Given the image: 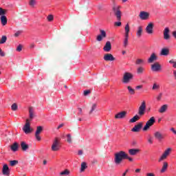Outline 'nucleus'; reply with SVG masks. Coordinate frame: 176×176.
<instances>
[{"label":"nucleus","instance_id":"nucleus-1","mask_svg":"<svg viewBox=\"0 0 176 176\" xmlns=\"http://www.w3.org/2000/svg\"><path fill=\"white\" fill-rule=\"evenodd\" d=\"M126 159L129 162H133V158L129 156V154H127L125 151H120L115 154L114 162L118 166V164H120V163H122V162Z\"/></svg>","mask_w":176,"mask_h":176},{"label":"nucleus","instance_id":"nucleus-2","mask_svg":"<svg viewBox=\"0 0 176 176\" xmlns=\"http://www.w3.org/2000/svg\"><path fill=\"white\" fill-rule=\"evenodd\" d=\"M61 148L60 142V138H55L52 142V145L51 146V149L53 152H57L60 151V148Z\"/></svg>","mask_w":176,"mask_h":176},{"label":"nucleus","instance_id":"nucleus-3","mask_svg":"<svg viewBox=\"0 0 176 176\" xmlns=\"http://www.w3.org/2000/svg\"><path fill=\"white\" fill-rule=\"evenodd\" d=\"M113 12L117 18L118 21H120L122 19V11H120V6L114 5L113 6Z\"/></svg>","mask_w":176,"mask_h":176},{"label":"nucleus","instance_id":"nucleus-4","mask_svg":"<svg viewBox=\"0 0 176 176\" xmlns=\"http://www.w3.org/2000/svg\"><path fill=\"white\" fill-rule=\"evenodd\" d=\"M23 131L25 133V134H31V133H32V129H31L30 119H26V122L23 126Z\"/></svg>","mask_w":176,"mask_h":176},{"label":"nucleus","instance_id":"nucleus-5","mask_svg":"<svg viewBox=\"0 0 176 176\" xmlns=\"http://www.w3.org/2000/svg\"><path fill=\"white\" fill-rule=\"evenodd\" d=\"M134 78V76L131 73L125 72L122 78V83H130V80H131Z\"/></svg>","mask_w":176,"mask_h":176},{"label":"nucleus","instance_id":"nucleus-6","mask_svg":"<svg viewBox=\"0 0 176 176\" xmlns=\"http://www.w3.org/2000/svg\"><path fill=\"white\" fill-rule=\"evenodd\" d=\"M156 122V120H155V117H151L146 122V125L143 128V131H146V130H148L151 127H152L153 124H155Z\"/></svg>","mask_w":176,"mask_h":176},{"label":"nucleus","instance_id":"nucleus-7","mask_svg":"<svg viewBox=\"0 0 176 176\" xmlns=\"http://www.w3.org/2000/svg\"><path fill=\"white\" fill-rule=\"evenodd\" d=\"M146 110V104L145 103V101H143L138 109V113L139 116H144V115H145Z\"/></svg>","mask_w":176,"mask_h":176},{"label":"nucleus","instance_id":"nucleus-8","mask_svg":"<svg viewBox=\"0 0 176 176\" xmlns=\"http://www.w3.org/2000/svg\"><path fill=\"white\" fill-rule=\"evenodd\" d=\"M100 34L96 37V41L98 42H101L102 39L107 38V32H105V30H100Z\"/></svg>","mask_w":176,"mask_h":176},{"label":"nucleus","instance_id":"nucleus-9","mask_svg":"<svg viewBox=\"0 0 176 176\" xmlns=\"http://www.w3.org/2000/svg\"><path fill=\"white\" fill-rule=\"evenodd\" d=\"M170 153H171V148H168L164 152L158 162H163V160H166V159H167V156H168Z\"/></svg>","mask_w":176,"mask_h":176},{"label":"nucleus","instance_id":"nucleus-10","mask_svg":"<svg viewBox=\"0 0 176 176\" xmlns=\"http://www.w3.org/2000/svg\"><path fill=\"white\" fill-rule=\"evenodd\" d=\"M155 61H157V55L156 54V53L153 52L151 54L146 62L148 64H152L155 63Z\"/></svg>","mask_w":176,"mask_h":176},{"label":"nucleus","instance_id":"nucleus-11","mask_svg":"<svg viewBox=\"0 0 176 176\" xmlns=\"http://www.w3.org/2000/svg\"><path fill=\"white\" fill-rule=\"evenodd\" d=\"M149 12L145 11H141L139 14L140 20H148V19H149Z\"/></svg>","mask_w":176,"mask_h":176},{"label":"nucleus","instance_id":"nucleus-12","mask_svg":"<svg viewBox=\"0 0 176 176\" xmlns=\"http://www.w3.org/2000/svg\"><path fill=\"white\" fill-rule=\"evenodd\" d=\"M42 131H43V127L38 126H37V129L36 130V133H35V137H36V140H37V141H41V136L39 135V134H41V133H42Z\"/></svg>","mask_w":176,"mask_h":176},{"label":"nucleus","instance_id":"nucleus-13","mask_svg":"<svg viewBox=\"0 0 176 176\" xmlns=\"http://www.w3.org/2000/svg\"><path fill=\"white\" fill-rule=\"evenodd\" d=\"M170 38L171 36H170V29L168 28H165L164 30V39L165 41H169Z\"/></svg>","mask_w":176,"mask_h":176},{"label":"nucleus","instance_id":"nucleus-14","mask_svg":"<svg viewBox=\"0 0 176 176\" xmlns=\"http://www.w3.org/2000/svg\"><path fill=\"white\" fill-rule=\"evenodd\" d=\"M146 32L149 35H152V34H153V24L152 23H149L146 27Z\"/></svg>","mask_w":176,"mask_h":176},{"label":"nucleus","instance_id":"nucleus-15","mask_svg":"<svg viewBox=\"0 0 176 176\" xmlns=\"http://www.w3.org/2000/svg\"><path fill=\"white\" fill-rule=\"evenodd\" d=\"M126 115H127V111H121V112L117 113L115 116V118L116 119H124V118H126Z\"/></svg>","mask_w":176,"mask_h":176},{"label":"nucleus","instance_id":"nucleus-16","mask_svg":"<svg viewBox=\"0 0 176 176\" xmlns=\"http://www.w3.org/2000/svg\"><path fill=\"white\" fill-rule=\"evenodd\" d=\"M104 61H115V57L111 54H106L104 56Z\"/></svg>","mask_w":176,"mask_h":176},{"label":"nucleus","instance_id":"nucleus-17","mask_svg":"<svg viewBox=\"0 0 176 176\" xmlns=\"http://www.w3.org/2000/svg\"><path fill=\"white\" fill-rule=\"evenodd\" d=\"M142 129V124L141 122L138 123V124L135 125L134 127L131 129V131L133 133H138L140 130Z\"/></svg>","mask_w":176,"mask_h":176},{"label":"nucleus","instance_id":"nucleus-18","mask_svg":"<svg viewBox=\"0 0 176 176\" xmlns=\"http://www.w3.org/2000/svg\"><path fill=\"white\" fill-rule=\"evenodd\" d=\"M111 49H112V45H111V41H107L103 47L104 52H111Z\"/></svg>","mask_w":176,"mask_h":176},{"label":"nucleus","instance_id":"nucleus-19","mask_svg":"<svg viewBox=\"0 0 176 176\" xmlns=\"http://www.w3.org/2000/svg\"><path fill=\"white\" fill-rule=\"evenodd\" d=\"M136 65H146L147 62L145 59L138 58L135 61Z\"/></svg>","mask_w":176,"mask_h":176},{"label":"nucleus","instance_id":"nucleus-20","mask_svg":"<svg viewBox=\"0 0 176 176\" xmlns=\"http://www.w3.org/2000/svg\"><path fill=\"white\" fill-rule=\"evenodd\" d=\"M129 153L131 155V156H135V155H138V153H140V149L131 148L129 150Z\"/></svg>","mask_w":176,"mask_h":176},{"label":"nucleus","instance_id":"nucleus-21","mask_svg":"<svg viewBox=\"0 0 176 176\" xmlns=\"http://www.w3.org/2000/svg\"><path fill=\"white\" fill-rule=\"evenodd\" d=\"M154 137L155 138H156V140H158V141H162V140L164 138V136L163 135V134H162V133H160V131H156L154 133Z\"/></svg>","mask_w":176,"mask_h":176},{"label":"nucleus","instance_id":"nucleus-22","mask_svg":"<svg viewBox=\"0 0 176 176\" xmlns=\"http://www.w3.org/2000/svg\"><path fill=\"white\" fill-rule=\"evenodd\" d=\"M167 109H168V104H163L160 109H158V112L160 113H165V112H167Z\"/></svg>","mask_w":176,"mask_h":176},{"label":"nucleus","instance_id":"nucleus-23","mask_svg":"<svg viewBox=\"0 0 176 176\" xmlns=\"http://www.w3.org/2000/svg\"><path fill=\"white\" fill-rule=\"evenodd\" d=\"M2 173L3 175H9V174H10V172L9 171V166H8V164L3 165Z\"/></svg>","mask_w":176,"mask_h":176},{"label":"nucleus","instance_id":"nucleus-24","mask_svg":"<svg viewBox=\"0 0 176 176\" xmlns=\"http://www.w3.org/2000/svg\"><path fill=\"white\" fill-rule=\"evenodd\" d=\"M29 118L30 122L35 118V113L34 112V109L32 107L29 108Z\"/></svg>","mask_w":176,"mask_h":176},{"label":"nucleus","instance_id":"nucleus-25","mask_svg":"<svg viewBox=\"0 0 176 176\" xmlns=\"http://www.w3.org/2000/svg\"><path fill=\"white\" fill-rule=\"evenodd\" d=\"M161 56H168L170 54V50L167 48H163L160 52Z\"/></svg>","mask_w":176,"mask_h":176},{"label":"nucleus","instance_id":"nucleus-26","mask_svg":"<svg viewBox=\"0 0 176 176\" xmlns=\"http://www.w3.org/2000/svg\"><path fill=\"white\" fill-rule=\"evenodd\" d=\"M151 71L154 72V74H156L157 72H162V67H151Z\"/></svg>","mask_w":176,"mask_h":176},{"label":"nucleus","instance_id":"nucleus-27","mask_svg":"<svg viewBox=\"0 0 176 176\" xmlns=\"http://www.w3.org/2000/svg\"><path fill=\"white\" fill-rule=\"evenodd\" d=\"M21 147L22 151H23L24 152H25V151H27L28 149V148H30L28 144H27L25 142H21Z\"/></svg>","mask_w":176,"mask_h":176},{"label":"nucleus","instance_id":"nucleus-28","mask_svg":"<svg viewBox=\"0 0 176 176\" xmlns=\"http://www.w3.org/2000/svg\"><path fill=\"white\" fill-rule=\"evenodd\" d=\"M136 36L138 38H141V36H142V26H139L138 28V30L136 32Z\"/></svg>","mask_w":176,"mask_h":176},{"label":"nucleus","instance_id":"nucleus-29","mask_svg":"<svg viewBox=\"0 0 176 176\" xmlns=\"http://www.w3.org/2000/svg\"><path fill=\"white\" fill-rule=\"evenodd\" d=\"M11 150H12L13 152H17L19 150V144L17 142H14L11 145Z\"/></svg>","mask_w":176,"mask_h":176},{"label":"nucleus","instance_id":"nucleus-30","mask_svg":"<svg viewBox=\"0 0 176 176\" xmlns=\"http://www.w3.org/2000/svg\"><path fill=\"white\" fill-rule=\"evenodd\" d=\"M1 22L2 25H6V24H8V19L5 15L1 16Z\"/></svg>","mask_w":176,"mask_h":176},{"label":"nucleus","instance_id":"nucleus-31","mask_svg":"<svg viewBox=\"0 0 176 176\" xmlns=\"http://www.w3.org/2000/svg\"><path fill=\"white\" fill-rule=\"evenodd\" d=\"M144 71H145V68L142 67H138L136 69L138 75H142L144 74Z\"/></svg>","mask_w":176,"mask_h":176},{"label":"nucleus","instance_id":"nucleus-32","mask_svg":"<svg viewBox=\"0 0 176 176\" xmlns=\"http://www.w3.org/2000/svg\"><path fill=\"white\" fill-rule=\"evenodd\" d=\"M138 120H140V116L135 115L129 120V123H135Z\"/></svg>","mask_w":176,"mask_h":176},{"label":"nucleus","instance_id":"nucleus-33","mask_svg":"<svg viewBox=\"0 0 176 176\" xmlns=\"http://www.w3.org/2000/svg\"><path fill=\"white\" fill-rule=\"evenodd\" d=\"M127 89L129 94H131V96H134V94H135V89H133L131 86H128Z\"/></svg>","mask_w":176,"mask_h":176},{"label":"nucleus","instance_id":"nucleus-34","mask_svg":"<svg viewBox=\"0 0 176 176\" xmlns=\"http://www.w3.org/2000/svg\"><path fill=\"white\" fill-rule=\"evenodd\" d=\"M124 30H125V36H129V34L130 32V25H129V23H127L125 25Z\"/></svg>","mask_w":176,"mask_h":176},{"label":"nucleus","instance_id":"nucleus-35","mask_svg":"<svg viewBox=\"0 0 176 176\" xmlns=\"http://www.w3.org/2000/svg\"><path fill=\"white\" fill-rule=\"evenodd\" d=\"M86 168H87V164L86 162L81 163L80 173H83Z\"/></svg>","mask_w":176,"mask_h":176},{"label":"nucleus","instance_id":"nucleus-36","mask_svg":"<svg viewBox=\"0 0 176 176\" xmlns=\"http://www.w3.org/2000/svg\"><path fill=\"white\" fill-rule=\"evenodd\" d=\"M168 167V164L166 162H164L162 168L161 169V173H165L166 170H167V168Z\"/></svg>","mask_w":176,"mask_h":176},{"label":"nucleus","instance_id":"nucleus-37","mask_svg":"<svg viewBox=\"0 0 176 176\" xmlns=\"http://www.w3.org/2000/svg\"><path fill=\"white\" fill-rule=\"evenodd\" d=\"M124 39L123 42L124 47H127V45H129V36H124Z\"/></svg>","mask_w":176,"mask_h":176},{"label":"nucleus","instance_id":"nucleus-38","mask_svg":"<svg viewBox=\"0 0 176 176\" xmlns=\"http://www.w3.org/2000/svg\"><path fill=\"white\" fill-rule=\"evenodd\" d=\"M6 41H8V37H6V36H2L0 40V45H3V43H6Z\"/></svg>","mask_w":176,"mask_h":176},{"label":"nucleus","instance_id":"nucleus-39","mask_svg":"<svg viewBox=\"0 0 176 176\" xmlns=\"http://www.w3.org/2000/svg\"><path fill=\"white\" fill-rule=\"evenodd\" d=\"M10 164L12 167L16 166V164H19V161L17 160H11L10 161Z\"/></svg>","mask_w":176,"mask_h":176},{"label":"nucleus","instance_id":"nucleus-40","mask_svg":"<svg viewBox=\"0 0 176 176\" xmlns=\"http://www.w3.org/2000/svg\"><path fill=\"white\" fill-rule=\"evenodd\" d=\"M67 142L69 143V144H72V137L71 136V134H67Z\"/></svg>","mask_w":176,"mask_h":176},{"label":"nucleus","instance_id":"nucleus-41","mask_svg":"<svg viewBox=\"0 0 176 176\" xmlns=\"http://www.w3.org/2000/svg\"><path fill=\"white\" fill-rule=\"evenodd\" d=\"M60 175H69V170L65 169L64 171L60 173Z\"/></svg>","mask_w":176,"mask_h":176},{"label":"nucleus","instance_id":"nucleus-42","mask_svg":"<svg viewBox=\"0 0 176 176\" xmlns=\"http://www.w3.org/2000/svg\"><path fill=\"white\" fill-rule=\"evenodd\" d=\"M19 107L17 106V104L14 103L12 104V105L11 106V109L12 111H17Z\"/></svg>","mask_w":176,"mask_h":176},{"label":"nucleus","instance_id":"nucleus-43","mask_svg":"<svg viewBox=\"0 0 176 176\" xmlns=\"http://www.w3.org/2000/svg\"><path fill=\"white\" fill-rule=\"evenodd\" d=\"M6 12H8V10H3L2 8H0V16H5V14H6Z\"/></svg>","mask_w":176,"mask_h":176},{"label":"nucleus","instance_id":"nucleus-44","mask_svg":"<svg viewBox=\"0 0 176 176\" xmlns=\"http://www.w3.org/2000/svg\"><path fill=\"white\" fill-rule=\"evenodd\" d=\"M96 108H97V104H94L92 105L91 111H89V115H91L93 113V111L96 110Z\"/></svg>","mask_w":176,"mask_h":176},{"label":"nucleus","instance_id":"nucleus-45","mask_svg":"<svg viewBox=\"0 0 176 176\" xmlns=\"http://www.w3.org/2000/svg\"><path fill=\"white\" fill-rule=\"evenodd\" d=\"M21 34H23V31L22 30H18L17 32H16L14 33V36L17 38V36H20V35H21Z\"/></svg>","mask_w":176,"mask_h":176},{"label":"nucleus","instance_id":"nucleus-46","mask_svg":"<svg viewBox=\"0 0 176 176\" xmlns=\"http://www.w3.org/2000/svg\"><path fill=\"white\" fill-rule=\"evenodd\" d=\"M159 89H160V85L157 83H154L153 85V90H159Z\"/></svg>","mask_w":176,"mask_h":176},{"label":"nucleus","instance_id":"nucleus-47","mask_svg":"<svg viewBox=\"0 0 176 176\" xmlns=\"http://www.w3.org/2000/svg\"><path fill=\"white\" fill-rule=\"evenodd\" d=\"M169 64H170V65H173V67H176V62L173 59L169 60Z\"/></svg>","mask_w":176,"mask_h":176},{"label":"nucleus","instance_id":"nucleus-48","mask_svg":"<svg viewBox=\"0 0 176 176\" xmlns=\"http://www.w3.org/2000/svg\"><path fill=\"white\" fill-rule=\"evenodd\" d=\"M54 19V18L53 15H48L47 17V19L49 21H53Z\"/></svg>","mask_w":176,"mask_h":176},{"label":"nucleus","instance_id":"nucleus-49","mask_svg":"<svg viewBox=\"0 0 176 176\" xmlns=\"http://www.w3.org/2000/svg\"><path fill=\"white\" fill-rule=\"evenodd\" d=\"M151 67H162V65H160V63L156 62L154 64H153Z\"/></svg>","mask_w":176,"mask_h":176},{"label":"nucleus","instance_id":"nucleus-50","mask_svg":"<svg viewBox=\"0 0 176 176\" xmlns=\"http://www.w3.org/2000/svg\"><path fill=\"white\" fill-rule=\"evenodd\" d=\"M23 49V47L21 46V45H19L17 47H16V51L17 52H21Z\"/></svg>","mask_w":176,"mask_h":176},{"label":"nucleus","instance_id":"nucleus-51","mask_svg":"<svg viewBox=\"0 0 176 176\" xmlns=\"http://www.w3.org/2000/svg\"><path fill=\"white\" fill-rule=\"evenodd\" d=\"M0 56L1 57H5V52L3 51H2L1 48H0Z\"/></svg>","mask_w":176,"mask_h":176},{"label":"nucleus","instance_id":"nucleus-52","mask_svg":"<svg viewBox=\"0 0 176 176\" xmlns=\"http://www.w3.org/2000/svg\"><path fill=\"white\" fill-rule=\"evenodd\" d=\"M163 96V94L162 93H160L158 96L157 97V101H160L162 100V96Z\"/></svg>","mask_w":176,"mask_h":176},{"label":"nucleus","instance_id":"nucleus-53","mask_svg":"<svg viewBox=\"0 0 176 176\" xmlns=\"http://www.w3.org/2000/svg\"><path fill=\"white\" fill-rule=\"evenodd\" d=\"M30 6H35V0H30Z\"/></svg>","mask_w":176,"mask_h":176},{"label":"nucleus","instance_id":"nucleus-54","mask_svg":"<svg viewBox=\"0 0 176 176\" xmlns=\"http://www.w3.org/2000/svg\"><path fill=\"white\" fill-rule=\"evenodd\" d=\"M90 94V90L84 91V96H89Z\"/></svg>","mask_w":176,"mask_h":176},{"label":"nucleus","instance_id":"nucleus-55","mask_svg":"<svg viewBox=\"0 0 176 176\" xmlns=\"http://www.w3.org/2000/svg\"><path fill=\"white\" fill-rule=\"evenodd\" d=\"M115 25H117V27H120V25H122V23L121 22H115Z\"/></svg>","mask_w":176,"mask_h":176},{"label":"nucleus","instance_id":"nucleus-56","mask_svg":"<svg viewBox=\"0 0 176 176\" xmlns=\"http://www.w3.org/2000/svg\"><path fill=\"white\" fill-rule=\"evenodd\" d=\"M143 86L142 85H138L135 87V89L137 90H140V89H142Z\"/></svg>","mask_w":176,"mask_h":176},{"label":"nucleus","instance_id":"nucleus-57","mask_svg":"<svg viewBox=\"0 0 176 176\" xmlns=\"http://www.w3.org/2000/svg\"><path fill=\"white\" fill-rule=\"evenodd\" d=\"M148 142L149 144H153V140H152V138H150L148 139Z\"/></svg>","mask_w":176,"mask_h":176},{"label":"nucleus","instance_id":"nucleus-58","mask_svg":"<svg viewBox=\"0 0 176 176\" xmlns=\"http://www.w3.org/2000/svg\"><path fill=\"white\" fill-rule=\"evenodd\" d=\"M146 176H155V175H154L153 173H146Z\"/></svg>","mask_w":176,"mask_h":176},{"label":"nucleus","instance_id":"nucleus-59","mask_svg":"<svg viewBox=\"0 0 176 176\" xmlns=\"http://www.w3.org/2000/svg\"><path fill=\"white\" fill-rule=\"evenodd\" d=\"M63 126H64V124H60L58 126L57 129L58 130V129H61V127H63Z\"/></svg>","mask_w":176,"mask_h":176},{"label":"nucleus","instance_id":"nucleus-60","mask_svg":"<svg viewBox=\"0 0 176 176\" xmlns=\"http://www.w3.org/2000/svg\"><path fill=\"white\" fill-rule=\"evenodd\" d=\"M173 36L174 37L175 39H176V31H174L173 32Z\"/></svg>","mask_w":176,"mask_h":176},{"label":"nucleus","instance_id":"nucleus-61","mask_svg":"<svg viewBox=\"0 0 176 176\" xmlns=\"http://www.w3.org/2000/svg\"><path fill=\"white\" fill-rule=\"evenodd\" d=\"M78 155H83V151H82V150L78 151Z\"/></svg>","mask_w":176,"mask_h":176},{"label":"nucleus","instance_id":"nucleus-62","mask_svg":"<svg viewBox=\"0 0 176 176\" xmlns=\"http://www.w3.org/2000/svg\"><path fill=\"white\" fill-rule=\"evenodd\" d=\"M170 131H172L173 132V134L176 135V131H175V129L174 128H171Z\"/></svg>","mask_w":176,"mask_h":176},{"label":"nucleus","instance_id":"nucleus-63","mask_svg":"<svg viewBox=\"0 0 176 176\" xmlns=\"http://www.w3.org/2000/svg\"><path fill=\"white\" fill-rule=\"evenodd\" d=\"M127 173H129V169H126V170L122 174V176H126Z\"/></svg>","mask_w":176,"mask_h":176},{"label":"nucleus","instance_id":"nucleus-64","mask_svg":"<svg viewBox=\"0 0 176 176\" xmlns=\"http://www.w3.org/2000/svg\"><path fill=\"white\" fill-rule=\"evenodd\" d=\"M34 47H35V44L34 43L30 44V49H34Z\"/></svg>","mask_w":176,"mask_h":176}]
</instances>
